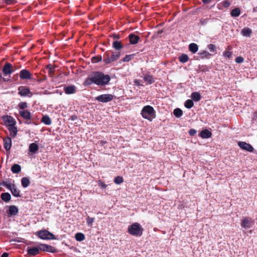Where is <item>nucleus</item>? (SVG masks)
Masks as SVG:
<instances>
[{"label": "nucleus", "instance_id": "nucleus-1", "mask_svg": "<svg viewBox=\"0 0 257 257\" xmlns=\"http://www.w3.org/2000/svg\"><path fill=\"white\" fill-rule=\"evenodd\" d=\"M110 79L108 74H105L101 71H93L86 78L84 85L88 86L94 83L98 86H105L108 84Z\"/></svg>", "mask_w": 257, "mask_h": 257}, {"label": "nucleus", "instance_id": "nucleus-2", "mask_svg": "<svg viewBox=\"0 0 257 257\" xmlns=\"http://www.w3.org/2000/svg\"><path fill=\"white\" fill-rule=\"evenodd\" d=\"M141 114L144 118L151 121L156 117V111L150 105L145 106L141 111Z\"/></svg>", "mask_w": 257, "mask_h": 257}, {"label": "nucleus", "instance_id": "nucleus-3", "mask_svg": "<svg viewBox=\"0 0 257 257\" xmlns=\"http://www.w3.org/2000/svg\"><path fill=\"white\" fill-rule=\"evenodd\" d=\"M143 231V228L141 225L137 222L130 225L128 227V232L134 236H140L142 234Z\"/></svg>", "mask_w": 257, "mask_h": 257}, {"label": "nucleus", "instance_id": "nucleus-4", "mask_svg": "<svg viewBox=\"0 0 257 257\" xmlns=\"http://www.w3.org/2000/svg\"><path fill=\"white\" fill-rule=\"evenodd\" d=\"M36 235L38 236V237L42 239H55V235L51 233L50 232L47 231L46 229H43L37 231L36 233Z\"/></svg>", "mask_w": 257, "mask_h": 257}, {"label": "nucleus", "instance_id": "nucleus-5", "mask_svg": "<svg viewBox=\"0 0 257 257\" xmlns=\"http://www.w3.org/2000/svg\"><path fill=\"white\" fill-rule=\"evenodd\" d=\"M114 98V96L110 94H101L95 98V100L101 102H108L111 101Z\"/></svg>", "mask_w": 257, "mask_h": 257}, {"label": "nucleus", "instance_id": "nucleus-6", "mask_svg": "<svg viewBox=\"0 0 257 257\" xmlns=\"http://www.w3.org/2000/svg\"><path fill=\"white\" fill-rule=\"evenodd\" d=\"M19 94L21 96L31 97L33 94L31 92L30 89L26 87L21 86L18 87Z\"/></svg>", "mask_w": 257, "mask_h": 257}, {"label": "nucleus", "instance_id": "nucleus-7", "mask_svg": "<svg viewBox=\"0 0 257 257\" xmlns=\"http://www.w3.org/2000/svg\"><path fill=\"white\" fill-rule=\"evenodd\" d=\"M5 124L9 127L13 125H16V121L15 119L11 116L5 115L2 117Z\"/></svg>", "mask_w": 257, "mask_h": 257}, {"label": "nucleus", "instance_id": "nucleus-8", "mask_svg": "<svg viewBox=\"0 0 257 257\" xmlns=\"http://www.w3.org/2000/svg\"><path fill=\"white\" fill-rule=\"evenodd\" d=\"M253 223L252 219L251 218H243L241 222V226L245 229H248L251 227Z\"/></svg>", "mask_w": 257, "mask_h": 257}, {"label": "nucleus", "instance_id": "nucleus-9", "mask_svg": "<svg viewBox=\"0 0 257 257\" xmlns=\"http://www.w3.org/2000/svg\"><path fill=\"white\" fill-rule=\"evenodd\" d=\"M14 71L13 68V66L10 63H6L5 64L3 68V72L5 76L12 74Z\"/></svg>", "mask_w": 257, "mask_h": 257}, {"label": "nucleus", "instance_id": "nucleus-10", "mask_svg": "<svg viewBox=\"0 0 257 257\" xmlns=\"http://www.w3.org/2000/svg\"><path fill=\"white\" fill-rule=\"evenodd\" d=\"M238 145L243 150L247 151L249 152H252L253 151V148L250 144L244 142H238Z\"/></svg>", "mask_w": 257, "mask_h": 257}, {"label": "nucleus", "instance_id": "nucleus-11", "mask_svg": "<svg viewBox=\"0 0 257 257\" xmlns=\"http://www.w3.org/2000/svg\"><path fill=\"white\" fill-rule=\"evenodd\" d=\"M31 77V73L26 69H23L20 72V77L21 79H30Z\"/></svg>", "mask_w": 257, "mask_h": 257}, {"label": "nucleus", "instance_id": "nucleus-12", "mask_svg": "<svg viewBox=\"0 0 257 257\" xmlns=\"http://www.w3.org/2000/svg\"><path fill=\"white\" fill-rule=\"evenodd\" d=\"M19 114L21 117L26 120H30L31 119V113L27 110H21L19 111Z\"/></svg>", "mask_w": 257, "mask_h": 257}, {"label": "nucleus", "instance_id": "nucleus-13", "mask_svg": "<svg viewBox=\"0 0 257 257\" xmlns=\"http://www.w3.org/2000/svg\"><path fill=\"white\" fill-rule=\"evenodd\" d=\"M64 92L67 94H71L76 93V87L74 85H69L64 87Z\"/></svg>", "mask_w": 257, "mask_h": 257}, {"label": "nucleus", "instance_id": "nucleus-14", "mask_svg": "<svg viewBox=\"0 0 257 257\" xmlns=\"http://www.w3.org/2000/svg\"><path fill=\"white\" fill-rule=\"evenodd\" d=\"M12 146V140L10 137H7L4 139V148L8 151H9Z\"/></svg>", "mask_w": 257, "mask_h": 257}, {"label": "nucleus", "instance_id": "nucleus-15", "mask_svg": "<svg viewBox=\"0 0 257 257\" xmlns=\"http://www.w3.org/2000/svg\"><path fill=\"white\" fill-rule=\"evenodd\" d=\"M18 208L15 205H11L9 207L8 214L9 216L16 215L18 213Z\"/></svg>", "mask_w": 257, "mask_h": 257}, {"label": "nucleus", "instance_id": "nucleus-16", "mask_svg": "<svg viewBox=\"0 0 257 257\" xmlns=\"http://www.w3.org/2000/svg\"><path fill=\"white\" fill-rule=\"evenodd\" d=\"M130 43L133 45L136 44L138 43L140 40V37L134 34H131L128 36Z\"/></svg>", "mask_w": 257, "mask_h": 257}, {"label": "nucleus", "instance_id": "nucleus-17", "mask_svg": "<svg viewBox=\"0 0 257 257\" xmlns=\"http://www.w3.org/2000/svg\"><path fill=\"white\" fill-rule=\"evenodd\" d=\"M27 253L29 255L35 256L39 253V249L38 247L28 248Z\"/></svg>", "mask_w": 257, "mask_h": 257}, {"label": "nucleus", "instance_id": "nucleus-18", "mask_svg": "<svg viewBox=\"0 0 257 257\" xmlns=\"http://www.w3.org/2000/svg\"><path fill=\"white\" fill-rule=\"evenodd\" d=\"M211 135L212 133L207 129L202 130L199 134L200 137L202 139L209 138L211 137Z\"/></svg>", "mask_w": 257, "mask_h": 257}, {"label": "nucleus", "instance_id": "nucleus-19", "mask_svg": "<svg viewBox=\"0 0 257 257\" xmlns=\"http://www.w3.org/2000/svg\"><path fill=\"white\" fill-rule=\"evenodd\" d=\"M8 130L10 132V136L13 138H15L18 132V130L17 127L15 125H13L12 126L9 127Z\"/></svg>", "mask_w": 257, "mask_h": 257}, {"label": "nucleus", "instance_id": "nucleus-20", "mask_svg": "<svg viewBox=\"0 0 257 257\" xmlns=\"http://www.w3.org/2000/svg\"><path fill=\"white\" fill-rule=\"evenodd\" d=\"M144 80L149 84H151L155 81V79L152 75H146L143 77Z\"/></svg>", "mask_w": 257, "mask_h": 257}, {"label": "nucleus", "instance_id": "nucleus-21", "mask_svg": "<svg viewBox=\"0 0 257 257\" xmlns=\"http://www.w3.org/2000/svg\"><path fill=\"white\" fill-rule=\"evenodd\" d=\"M11 171L13 173L18 174L21 171V167L19 164H15L12 166Z\"/></svg>", "mask_w": 257, "mask_h": 257}, {"label": "nucleus", "instance_id": "nucleus-22", "mask_svg": "<svg viewBox=\"0 0 257 257\" xmlns=\"http://www.w3.org/2000/svg\"><path fill=\"white\" fill-rule=\"evenodd\" d=\"M38 149L39 147L36 143H33L29 146V151L31 153H35L38 150Z\"/></svg>", "mask_w": 257, "mask_h": 257}, {"label": "nucleus", "instance_id": "nucleus-23", "mask_svg": "<svg viewBox=\"0 0 257 257\" xmlns=\"http://www.w3.org/2000/svg\"><path fill=\"white\" fill-rule=\"evenodd\" d=\"M1 198L4 201L8 202L11 200V196L9 193H3L1 194Z\"/></svg>", "mask_w": 257, "mask_h": 257}, {"label": "nucleus", "instance_id": "nucleus-24", "mask_svg": "<svg viewBox=\"0 0 257 257\" xmlns=\"http://www.w3.org/2000/svg\"><path fill=\"white\" fill-rule=\"evenodd\" d=\"M112 47L117 50H119L122 49L123 46L120 41H114L112 43Z\"/></svg>", "mask_w": 257, "mask_h": 257}, {"label": "nucleus", "instance_id": "nucleus-25", "mask_svg": "<svg viewBox=\"0 0 257 257\" xmlns=\"http://www.w3.org/2000/svg\"><path fill=\"white\" fill-rule=\"evenodd\" d=\"M42 122L46 125H50L52 123V121L50 117L47 115H44L42 118Z\"/></svg>", "mask_w": 257, "mask_h": 257}, {"label": "nucleus", "instance_id": "nucleus-26", "mask_svg": "<svg viewBox=\"0 0 257 257\" xmlns=\"http://www.w3.org/2000/svg\"><path fill=\"white\" fill-rule=\"evenodd\" d=\"M251 32L252 31L250 29L244 28L242 30L241 33L243 36L250 37Z\"/></svg>", "mask_w": 257, "mask_h": 257}, {"label": "nucleus", "instance_id": "nucleus-27", "mask_svg": "<svg viewBox=\"0 0 257 257\" xmlns=\"http://www.w3.org/2000/svg\"><path fill=\"white\" fill-rule=\"evenodd\" d=\"M189 49L191 52L195 53L198 50V47L195 43H191L189 46Z\"/></svg>", "mask_w": 257, "mask_h": 257}, {"label": "nucleus", "instance_id": "nucleus-28", "mask_svg": "<svg viewBox=\"0 0 257 257\" xmlns=\"http://www.w3.org/2000/svg\"><path fill=\"white\" fill-rule=\"evenodd\" d=\"M191 98L195 101H199L201 99V95L197 92H193L191 94Z\"/></svg>", "mask_w": 257, "mask_h": 257}, {"label": "nucleus", "instance_id": "nucleus-29", "mask_svg": "<svg viewBox=\"0 0 257 257\" xmlns=\"http://www.w3.org/2000/svg\"><path fill=\"white\" fill-rule=\"evenodd\" d=\"M21 183L22 186L24 188H26L29 186L30 181L29 178L27 177H23L22 179Z\"/></svg>", "mask_w": 257, "mask_h": 257}, {"label": "nucleus", "instance_id": "nucleus-30", "mask_svg": "<svg viewBox=\"0 0 257 257\" xmlns=\"http://www.w3.org/2000/svg\"><path fill=\"white\" fill-rule=\"evenodd\" d=\"M11 193L15 197L20 196V191L17 189L16 185L11 189Z\"/></svg>", "mask_w": 257, "mask_h": 257}, {"label": "nucleus", "instance_id": "nucleus-31", "mask_svg": "<svg viewBox=\"0 0 257 257\" xmlns=\"http://www.w3.org/2000/svg\"><path fill=\"white\" fill-rule=\"evenodd\" d=\"M173 114L176 117H180L183 115L182 110L179 108H175L173 111Z\"/></svg>", "mask_w": 257, "mask_h": 257}, {"label": "nucleus", "instance_id": "nucleus-32", "mask_svg": "<svg viewBox=\"0 0 257 257\" xmlns=\"http://www.w3.org/2000/svg\"><path fill=\"white\" fill-rule=\"evenodd\" d=\"M240 14V9L239 8H235L231 11L230 15L232 17H237L239 16Z\"/></svg>", "mask_w": 257, "mask_h": 257}, {"label": "nucleus", "instance_id": "nucleus-33", "mask_svg": "<svg viewBox=\"0 0 257 257\" xmlns=\"http://www.w3.org/2000/svg\"><path fill=\"white\" fill-rule=\"evenodd\" d=\"M1 185H3L7 187L8 189L10 190L15 186V185L10 181L7 182H3L2 183L0 184Z\"/></svg>", "mask_w": 257, "mask_h": 257}, {"label": "nucleus", "instance_id": "nucleus-34", "mask_svg": "<svg viewBox=\"0 0 257 257\" xmlns=\"http://www.w3.org/2000/svg\"><path fill=\"white\" fill-rule=\"evenodd\" d=\"M120 57V53L118 52H115L113 53L110 57L111 63L117 60Z\"/></svg>", "mask_w": 257, "mask_h": 257}, {"label": "nucleus", "instance_id": "nucleus-35", "mask_svg": "<svg viewBox=\"0 0 257 257\" xmlns=\"http://www.w3.org/2000/svg\"><path fill=\"white\" fill-rule=\"evenodd\" d=\"M103 61L106 64H109L111 63L110 57L109 56V54L108 52L104 53L103 56Z\"/></svg>", "mask_w": 257, "mask_h": 257}, {"label": "nucleus", "instance_id": "nucleus-36", "mask_svg": "<svg viewBox=\"0 0 257 257\" xmlns=\"http://www.w3.org/2000/svg\"><path fill=\"white\" fill-rule=\"evenodd\" d=\"M179 59L181 62L184 63L186 62L188 60L189 57L187 55L183 54L179 56Z\"/></svg>", "mask_w": 257, "mask_h": 257}, {"label": "nucleus", "instance_id": "nucleus-37", "mask_svg": "<svg viewBox=\"0 0 257 257\" xmlns=\"http://www.w3.org/2000/svg\"><path fill=\"white\" fill-rule=\"evenodd\" d=\"M75 239L77 241H81L85 239V236L82 233H77L75 234Z\"/></svg>", "mask_w": 257, "mask_h": 257}, {"label": "nucleus", "instance_id": "nucleus-38", "mask_svg": "<svg viewBox=\"0 0 257 257\" xmlns=\"http://www.w3.org/2000/svg\"><path fill=\"white\" fill-rule=\"evenodd\" d=\"M194 105L193 101L191 99H188L185 102V106L187 108H191Z\"/></svg>", "mask_w": 257, "mask_h": 257}, {"label": "nucleus", "instance_id": "nucleus-39", "mask_svg": "<svg viewBox=\"0 0 257 257\" xmlns=\"http://www.w3.org/2000/svg\"><path fill=\"white\" fill-rule=\"evenodd\" d=\"M102 60V57L101 55H97L92 58L91 61L93 63H97L101 61Z\"/></svg>", "mask_w": 257, "mask_h": 257}, {"label": "nucleus", "instance_id": "nucleus-40", "mask_svg": "<svg viewBox=\"0 0 257 257\" xmlns=\"http://www.w3.org/2000/svg\"><path fill=\"white\" fill-rule=\"evenodd\" d=\"M123 181V179L121 176H118L114 179V182L116 184H120Z\"/></svg>", "mask_w": 257, "mask_h": 257}, {"label": "nucleus", "instance_id": "nucleus-41", "mask_svg": "<svg viewBox=\"0 0 257 257\" xmlns=\"http://www.w3.org/2000/svg\"><path fill=\"white\" fill-rule=\"evenodd\" d=\"M18 106L20 109L23 110L25 108H26L28 107V103L26 102H21L19 104Z\"/></svg>", "mask_w": 257, "mask_h": 257}, {"label": "nucleus", "instance_id": "nucleus-42", "mask_svg": "<svg viewBox=\"0 0 257 257\" xmlns=\"http://www.w3.org/2000/svg\"><path fill=\"white\" fill-rule=\"evenodd\" d=\"M94 221V218H91V217H90L89 216H88L86 218V222H87V225L89 226H91L92 225V223H93Z\"/></svg>", "mask_w": 257, "mask_h": 257}, {"label": "nucleus", "instance_id": "nucleus-43", "mask_svg": "<svg viewBox=\"0 0 257 257\" xmlns=\"http://www.w3.org/2000/svg\"><path fill=\"white\" fill-rule=\"evenodd\" d=\"M55 250H56V249L53 246L47 244L46 251H48V252H54L55 251Z\"/></svg>", "mask_w": 257, "mask_h": 257}, {"label": "nucleus", "instance_id": "nucleus-44", "mask_svg": "<svg viewBox=\"0 0 257 257\" xmlns=\"http://www.w3.org/2000/svg\"><path fill=\"white\" fill-rule=\"evenodd\" d=\"M208 48L210 52L211 53H215L216 51V47L213 44H209L208 45Z\"/></svg>", "mask_w": 257, "mask_h": 257}, {"label": "nucleus", "instance_id": "nucleus-45", "mask_svg": "<svg viewBox=\"0 0 257 257\" xmlns=\"http://www.w3.org/2000/svg\"><path fill=\"white\" fill-rule=\"evenodd\" d=\"M134 57L133 55H126L123 59L122 61L123 62H128L130 61L132 58Z\"/></svg>", "mask_w": 257, "mask_h": 257}, {"label": "nucleus", "instance_id": "nucleus-46", "mask_svg": "<svg viewBox=\"0 0 257 257\" xmlns=\"http://www.w3.org/2000/svg\"><path fill=\"white\" fill-rule=\"evenodd\" d=\"M208 19H201L200 20L199 24L201 26L205 25L207 24Z\"/></svg>", "mask_w": 257, "mask_h": 257}, {"label": "nucleus", "instance_id": "nucleus-47", "mask_svg": "<svg viewBox=\"0 0 257 257\" xmlns=\"http://www.w3.org/2000/svg\"><path fill=\"white\" fill-rule=\"evenodd\" d=\"M223 55L224 57H225L226 58H230L231 57L232 53L231 52L225 51L223 52Z\"/></svg>", "mask_w": 257, "mask_h": 257}, {"label": "nucleus", "instance_id": "nucleus-48", "mask_svg": "<svg viewBox=\"0 0 257 257\" xmlns=\"http://www.w3.org/2000/svg\"><path fill=\"white\" fill-rule=\"evenodd\" d=\"M46 245L47 244H40L38 246V248L39 249V250H43V251H45L46 250Z\"/></svg>", "mask_w": 257, "mask_h": 257}, {"label": "nucleus", "instance_id": "nucleus-49", "mask_svg": "<svg viewBox=\"0 0 257 257\" xmlns=\"http://www.w3.org/2000/svg\"><path fill=\"white\" fill-rule=\"evenodd\" d=\"M235 61L237 63H241L243 62L244 59L241 56H238L235 58Z\"/></svg>", "mask_w": 257, "mask_h": 257}, {"label": "nucleus", "instance_id": "nucleus-50", "mask_svg": "<svg viewBox=\"0 0 257 257\" xmlns=\"http://www.w3.org/2000/svg\"><path fill=\"white\" fill-rule=\"evenodd\" d=\"M46 68L47 69H48L49 70V73H53L54 71V67L51 65V64H49L47 66H46Z\"/></svg>", "mask_w": 257, "mask_h": 257}, {"label": "nucleus", "instance_id": "nucleus-51", "mask_svg": "<svg viewBox=\"0 0 257 257\" xmlns=\"http://www.w3.org/2000/svg\"><path fill=\"white\" fill-rule=\"evenodd\" d=\"M222 4L225 8H228L230 5V3L227 0L223 1Z\"/></svg>", "mask_w": 257, "mask_h": 257}, {"label": "nucleus", "instance_id": "nucleus-52", "mask_svg": "<svg viewBox=\"0 0 257 257\" xmlns=\"http://www.w3.org/2000/svg\"><path fill=\"white\" fill-rule=\"evenodd\" d=\"M200 55H202L203 57H207L209 55H210L211 54H209L208 52L206 51H203L202 52H200L199 53Z\"/></svg>", "mask_w": 257, "mask_h": 257}, {"label": "nucleus", "instance_id": "nucleus-53", "mask_svg": "<svg viewBox=\"0 0 257 257\" xmlns=\"http://www.w3.org/2000/svg\"><path fill=\"white\" fill-rule=\"evenodd\" d=\"M98 185L102 188V189H105L107 187V185L104 184L103 182H101V181H99Z\"/></svg>", "mask_w": 257, "mask_h": 257}, {"label": "nucleus", "instance_id": "nucleus-54", "mask_svg": "<svg viewBox=\"0 0 257 257\" xmlns=\"http://www.w3.org/2000/svg\"><path fill=\"white\" fill-rule=\"evenodd\" d=\"M5 2L8 5H11L12 4L15 3L17 2V0H5Z\"/></svg>", "mask_w": 257, "mask_h": 257}, {"label": "nucleus", "instance_id": "nucleus-55", "mask_svg": "<svg viewBox=\"0 0 257 257\" xmlns=\"http://www.w3.org/2000/svg\"><path fill=\"white\" fill-rule=\"evenodd\" d=\"M197 133V131L194 129H191L189 131V134L190 136H194L195 134H196Z\"/></svg>", "mask_w": 257, "mask_h": 257}, {"label": "nucleus", "instance_id": "nucleus-56", "mask_svg": "<svg viewBox=\"0 0 257 257\" xmlns=\"http://www.w3.org/2000/svg\"><path fill=\"white\" fill-rule=\"evenodd\" d=\"M134 83L136 85H138V86H141V85H142L141 83H140V81L138 79H135L134 80Z\"/></svg>", "mask_w": 257, "mask_h": 257}, {"label": "nucleus", "instance_id": "nucleus-57", "mask_svg": "<svg viewBox=\"0 0 257 257\" xmlns=\"http://www.w3.org/2000/svg\"><path fill=\"white\" fill-rule=\"evenodd\" d=\"M9 253L7 252H4L2 254L1 257H8Z\"/></svg>", "mask_w": 257, "mask_h": 257}, {"label": "nucleus", "instance_id": "nucleus-58", "mask_svg": "<svg viewBox=\"0 0 257 257\" xmlns=\"http://www.w3.org/2000/svg\"><path fill=\"white\" fill-rule=\"evenodd\" d=\"M77 117L75 115H72L71 117H70V119L72 121H74L76 119Z\"/></svg>", "mask_w": 257, "mask_h": 257}, {"label": "nucleus", "instance_id": "nucleus-59", "mask_svg": "<svg viewBox=\"0 0 257 257\" xmlns=\"http://www.w3.org/2000/svg\"><path fill=\"white\" fill-rule=\"evenodd\" d=\"M204 3L208 4L210 2V0H202Z\"/></svg>", "mask_w": 257, "mask_h": 257}, {"label": "nucleus", "instance_id": "nucleus-60", "mask_svg": "<svg viewBox=\"0 0 257 257\" xmlns=\"http://www.w3.org/2000/svg\"><path fill=\"white\" fill-rule=\"evenodd\" d=\"M114 39H119V37L118 35H115L113 37Z\"/></svg>", "mask_w": 257, "mask_h": 257}, {"label": "nucleus", "instance_id": "nucleus-61", "mask_svg": "<svg viewBox=\"0 0 257 257\" xmlns=\"http://www.w3.org/2000/svg\"><path fill=\"white\" fill-rule=\"evenodd\" d=\"M253 12H257V7H255V8H253Z\"/></svg>", "mask_w": 257, "mask_h": 257}, {"label": "nucleus", "instance_id": "nucleus-62", "mask_svg": "<svg viewBox=\"0 0 257 257\" xmlns=\"http://www.w3.org/2000/svg\"><path fill=\"white\" fill-rule=\"evenodd\" d=\"M101 143H102V144H104V142H102V141H101Z\"/></svg>", "mask_w": 257, "mask_h": 257}]
</instances>
